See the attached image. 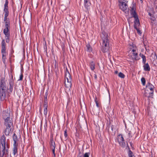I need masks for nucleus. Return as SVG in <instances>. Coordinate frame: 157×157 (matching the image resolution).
<instances>
[{"label": "nucleus", "instance_id": "f257e3e1", "mask_svg": "<svg viewBox=\"0 0 157 157\" xmlns=\"http://www.w3.org/2000/svg\"><path fill=\"white\" fill-rule=\"evenodd\" d=\"M0 143L2 147L0 146V157H8L9 149L10 145L6 142L5 136L3 135L1 137Z\"/></svg>", "mask_w": 157, "mask_h": 157}, {"label": "nucleus", "instance_id": "f03ea898", "mask_svg": "<svg viewBox=\"0 0 157 157\" xmlns=\"http://www.w3.org/2000/svg\"><path fill=\"white\" fill-rule=\"evenodd\" d=\"M130 11L131 15L135 19L134 27L136 29H139L140 25L139 21L136 12V8L135 6L133 4H132L130 7Z\"/></svg>", "mask_w": 157, "mask_h": 157}, {"label": "nucleus", "instance_id": "7ed1b4c3", "mask_svg": "<svg viewBox=\"0 0 157 157\" xmlns=\"http://www.w3.org/2000/svg\"><path fill=\"white\" fill-rule=\"evenodd\" d=\"M130 49L129 51L128 55L129 58L132 60H139V58L138 55L137 50L136 47L133 44L132 45V46L130 45Z\"/></svg>", "mask_w": 157, "mask_h": 157}, {"label": "nucleus", "instance_id": "20e7f679", "mask_svg": "<svg viewBox=\"0 0 157 157\" xmlns=\"http://www.w3.org/2000/svg\"><path fill=\"white\" fill-rule=\"evenodd\" d=\"M104 32H102L103 36L102 37L101 42L102 46L101 49L103 53H108V46L107 45L108 40V35L107 34L105 36L104 34Z\"/></svg>", "mask_w": 157, "mask_h": 157}, {"label": "nucleus", "instance_id": "39448f33", "mask_svg": "<svg viewBox=\"0 0 157 157\" xmlns=\"http://www.w3.org/2000/svg\"><path fill=\"white\" fill-rule=\"evenodd\" d=\"M65 87L68 91H70L72 86V78L71 76H65Z\"/></svg>", "mask_w": 157, "mask_h": 157}, {"label": "nucleus", "instance_id": "423d86ee", "mask_svg": "<svg viewBox=\"0 0 157 157\" xmlns=\"http://www.w3.org/2000/svg\"><path fill=\"white\" fill-rule=\"evenodd\" d=\"M128 2L124 1L120 2V9L126 13H128V6L127 4Z\"/></svg>", "mask_w": 157, "mask_h": 157}, {"label": "nucleus", "instance_id": "0eeeda50", "mask_svg": "<svg viewBox=\"0 0 157 157\" xmlns=\"http://www.w3.org/2000/svg\"><path fill=\"white\" fill-rule=\"evenodd\" d=\"M9 83L10 86L7 88V90H8V93L10 94L13 91V86L14 83L13 76L10 79Z\"/></svg>", "mask_w": 157, "mask_h": 157}, {"label": "nucleus", "instance_id": "6e6552de", "mask_svg": "<svg viewBox=\"0 0 157 157\" xmlns=\"http://www.w3.org/2000/svg\"><path fill=\"white\" fill-rule=\"evenodd\" d=\"M117 140L120 145L122 147H125L126 146L121 135H119L117 136Z\"/></svg>", "mask_w": 157, "mask_h": 157}, {"label": "nucleus", "instance_id": "1a4fd4ad", "mask_svg": "<svg viewBox=\"0 0 157 157\" xmlns=\"http://www.w3.org/2000/svg\"><path fill=\"white\" fill-rule=\"evenodd\" d=\"M2 115L4 120L10 118V112L8 109L4 110L2 113Z\"/></svg>", "mask_w": 157, "mask_h": 157}, {"label": "nucleus", "instance_id": "9d476101", "mask_svg": "<svg viewBox=\"0 0 157 157\" xmlns=\"http://www.w3.org/2000/svg\"><path fill=\"white\" fill-rule=\"evenodd\" d=\"M154 91L146 89L144 93V96L147 97L150 100L151 98H152L153 95Z\"/></svg>", "mask_w": 157, "mask_h": 157}, {"label": "nucleus", "instance_id": "9b49d317", "mask_svg": "<svg viewBox=\"0 0 157 157\" xmlns=\"http://www.w3.org/2000/svg\"><path fill=\"white\" fill-rule=\"evenodd\" d=\"M4 120V124L6 127L11 128L13 126V122L10 118L6 119Z\"/></svg>", "mask_w": 157, "mask_h": 157}, {"label": "nucleus", "instance_id": "f8f14e48", "mask_svg": "<svg viewBox=\"0 0 157 157\" xmlns=\"http://www.w3.org/2000/svg\"><path fill=\"white\" fill-rule=\"evenodd\" d=\"M6 89H2L0 90V100L1 101H3L6 98Z\"/></svg>", "mask_w": 157, "mask_h": 157}, {"label": "nucleus", "instance_id": "ddd939ff", "mask_svg": "<svg viewBox=\"0 0 157 157\" xmlns=\"http://www.w3.org/2000/svg\"><path fill=\"white\" fill-rule=\"evenodd\" d=\"M4 21L5 23V28L4 29H10V23L9 19V18H4Z\"/></svg>", "mask_w": 157, "mask_h": 157}, {"label": "nucleus", "instance_id": "4468645a", "mask_svg": "<svg viewBox=\"0 0 157 157\" xmlns=\"http://www.w3.org/2000/svg\"><path fill=\"white\" fill-rule=\"evenodd\" d=\"M2 49L1 53L2 56L6 55V44L5 42V40L3 39L2 41Z\"/></svg>", "mask_w": 157, "mask_h": 157}, {"label": "nucleus", "instance_id": "2eb2a0df", "mask_svg": "<svg viewBox=\"0 0 157 157\" xmlns=\"http://www.w3.org/2000/svg\"><path fill=\"white\" fill-rule=\"evenodd\" d=\"M6 89V83L4 78H1L0 82V90Z\"/></svg>", "mask_w": 157, "mask_h": 157}, {"label": "nucleus", "instance_id": "dca6fc26", "mask_svg": "<svg viewBox=\"0 0 157 157\" xmlns=\"http://www.w3.org/2000/svg\"><path fill=\"white\" fill-rule=\"evenodd\" d=\"M84 5L86 10H89L91 5L90 0H84Z\"/></svg>", "mask_w": 157, "mask_h": 157}, {"label": "nucleus", "instance_id": "f3484780", "mask_svg": "<svg viewBox=\"0 0 157 157\" xmlns=\"http://www.w3.org/2000/svg\"><path fill=\"white\" fill-rule=\"evenodd\" d=\"M18 144H13V153L14 156L16 154H17V146Z\"/></svg>", "mask_w": 157, "mask_h": 157}, {"label": "nucleus", "instance_id": "a211bd4d", "mask_svg": "<svg viewBox=\"0 0 157 157\" xmlns=\"http://www.w3.org/2000/svg\"><path fill=\"white\" fill-rule=\"evenodd\" d=\"M154 88L153 85L149 83L147 85L146 89L154 91L153 90Z\"/></svg>", "mask_w": 157, "mask_h": 157}, {"label": "nucleus", "instance_id": "6ab92c4d", "mask_svg": "<svg viewBox=\"0 0 157 157\" xmlns=\"http://www.w3.org/2000/svg\"><path fill=\"white\" fill-rule=\"evenodd\" d=\"M50 145L51 148H55V141L52 138H51L50 139Z\"/></svg>", "mask_w": 157, "mask_h": 157}, {"label": "nucleus", "instance_id": "aec40b11", "mask_svg": "<svg viewBox=\"0 0 157 157\" xmlns=\"http://www.w3.org/2000/svg\"><path fill=\"white\" fill-rule=\"evenodd\" d=\"M11 128L6 127L4 131V133L6 136H8L11 131Z\"/></svg>", "mask_w": 157, "mask_h": 157}, {"label": "nucleus", "instance_id": "412c9836", "mask_svg": "<svg viewBox=\"0 0 157 157\" xmlns=\"http://www.w3.org/2000/svg\"><path fill=\"white\" fill-rule=\"evenodd\" d=\"M13 144H18L17 143V141L18 140L17 136L15 133L13 134Z\"/></svg>", "mask_w": 157, "mask_h": 157}, {"label": "nucleus", "instance_id": "4be33fe9", "mask_svg": "<svg viewBox=\"0 0 157 157\" xmlns=\"http://www.w3.org/2000/svg\"><path fill=\"white\" fill-rule=\"evenodd\" d=\"M4 18H8V16L9 14V11L8 8L4 9Z\"/></svg>", "mask_w": 157, "mask_h": 157}, {"label": "nucleus", "instance_id": "5701e85b", "mask_svg": "<svg viewBox=\"0 0 157 157\" xmlns=\"http://www.w3.org/2000/svg\"><path fill=\"white\" fill-rule=\"evenodd\" d=\"M47 91L46 92L45 94V95L44 96V105H48V101L47 100V95H48Z\"/></svg>", "mask_w": 157, "mask_h": 157}, {"label": "nucleus", "instance_id": "b1692460", "mask_svg": "<svg viewBox=\"0 0 157 157\" xmlns=\"http://www.w3.org/2000/svg\"><path fill=\"white\" fill-rule=\"evenodd\" d=\"M86 46L87 48L86 49V51L87 52H90L92 51V48H91L90 45L89 44H86Z\"/></svg>", "mask_w": 157, "mask_h": 157}, {"label": "nucleus", "instance_id": "393cba45", "mask_svg": "<svg viewBox=\"0 0 157 157\" xmlns=\"http://www.w3.org/2000/svg\"><path fill=\"white\" fill-rule=\"evenodd\" d=\"M44 109V113L45 116H47L48 113V109L47 108L48 107V105H43Z\"/></svg>", "mask_w": 157, "mask_h": 157}, {"label": "nucleus", "instance_id": "a878e982", "mask_svg": "<svg viewBox=\"0 0 157 157\" xmlns=\"http://www.w3.org/2000/svg\"><path fill=\"white\" fill-rule=\"evenodd\" d=\"M95 63L93 61L91 62L90 64V67L92 71L94 70L95 69Z\"/></svg>", "mask_w": 157, "mask_h": 157}, {"label": "nucleus", "instance_id": "bb28decb", "mask_svg": "<svg viewBox=\"0 0 157 157\" xmlns=\"http://www.w3.org/2000/svg\"><path fill=\"white\" fill-rule=\"evenodd\" d=\"M3 33L6 36V37H10V32L9 30H3Z\"/></svg>", "mask_w": 157, "mask_h": 157}, {"label": "nucleus", "instance_id": "cd10ccee", "mask_svg": "<svg viewBox=\"0 0 157 157\" xmlns=\"http://www.w3.org/2000/svg\"><path fill=\"white\" fill-rule=\"evenodd\" d=\"M144 67L145 71H149L150 70V68L147 63L145 64L144 66Z\"/></svg>", "mask_w": 157, "mask_h": 157}, {"label": "nucleus", "instance_id": "c85d7f7f", "mask_svg": "<svg viewBox=\"0 0 157 157\" xmlns=\"http://www.w3.org/2000/svg\"><path fill=\"white\" fill-rule=\"evenodd\" d=\"M140 56L142 58L143 62L145 64L146 61V58L145 56L141 53L140 54Z\"/></svg>", "mask_w": 157, "mask_h": 157}, {"label": "nucleus", "instance_id": "c756f323", "mask_svg": "<svg viewBox=\"0 0 157 157\" xmlns=\"http://www.w3.org/2000/svg\"><path fill=\"white\" fill-rule=\"evenodd\" d=\"M65 76H71L68 70L67 67H66V70L65 71Z\"/></svg>", "mask_w": 157, "mask_h": 157}, {"label": "nucleus", "instance_id": "7c9ffc66", "mask_svg": "<svg viewBox=\"0 0 157 157\" xmlns=\"http://www.w3.org/2000/svg\"><path fill=\"white\" fill-rule=\"evenodd\" d=\"M9 3V2L8 0H6L5 3L4 5V9H6V8H8V4Z\"/></svg>", "mask_w": 157, "mask_h": 157}, {"label": "nucleus", "instance_id": "2f4dec72", "mask_svg": "<svg viewBox=\"0 0 157 157\" xmlns=\"http://www.w3.org/2000/svg\"><path fill=\"white\" fill-rule=\"evenodd\" d=\"M118 75L119 77H120L122 78H124V75L122 73L120 72Z\"/></svg>", "mask_w": 157, "mask_h": 157}, {"label": "nucleus", "instance_id": "473e14b6", "mask_svg": "<svg viewBox=\"0 0 157 157\" xmlns=\"http://www.w3.org/2000/svg\"><path fill=\"white\" fill-rule=\"evenodd\" d=\"M6 55H4V56H2V62L4 64L5 63H6Z\"/></svg>", "mask_w": 157, "mask_h": 157}, {"label": "nucleus", "instance_id": "72a5a7b5", "mask_svg": "<svg viewBox=\"0 0 157 157\" xmlns=\"http://www.w3.org/2000/svg\"><path fill=\"white\" fill-rule=\"evenodd\" d=\"M142 83L143 85H145V80L144 78H142L141 79Z\"/></svg>", "mask_w": 157, "mask_h": 157}, {"label": "nucleus", "instance_id": "f704fd0d", "mask_svg": "<svg viewBox=\"0 0 157 157\" xmlns=\"http://www.w3.org/2000/svg\"><path fill=\"white\" fill-rule=\"evenodd\" d=\"M90 155V152H86L83 155V157H89Z\"/></svg>", "mask_w": 157, "mask_h": 157}, {"label": "nucleus", "instance_id": "c9c22d12", "mask_svg": "<svg viewBox=\"0 0 157 157\" xmlns=\"http://www.w3.org/2000/svg\"><path fill=\"white\" fill-rule=\"evenodd\" d=\"M128 155L129 157H134V156L133 155L132 152L131 151H129Z\"/></svg>", "mask_w": 157, "mask_h": 157}, {"label": "nucleus", "instance_id": "e433bc0d", "mask_svg": "<svg viewBox=\"0 0 157 157\" xmlns=\"http://www.w3.org/2000/svg\"><path fill=\"white\" fill-rule=\"evenodd\" d=\"M23 78V75L22 73H21L20 75L19 78L18 80V81H21L22 80Z\"/></svg>", "mask_w": 157, "mask_h": 157}, {"label": "nucleus", "instance_id": "4c0bfd02", "mask_svg": "<svg viewBox=\"0 0 157 157\" xmlns=\"http://www.w3.org/2000/svg\"><path fill=\"white\" fill-rule=\"evenodd\" d=\"M64 136L65 138L67 139V130H65L64 131Z\"/></svg>", "mask_w": 157, "mask_h": 157}, {"label": "nucleus", "instance_id": "58836bf2", "mask_svg": "<svg viewBox=\"0 0 157 157\" xmlns=\"http://www.w3.org/2000/svg\"><path fill=\"white\" fill-rule=\"evenodd\" d=\"M9 38L10 37H6V43H9Z\"/></svg>", "mask_w": 157, "mask_h": 157}, {"label": "nucleus", "instance_id": "ea45409f", "mask_svg": "<svg viewBox=\"0 0 157 157\" xmlns=\"http://www.w3.org/2000/svg\"><path fill=\"white\" fill-rule=\"evenodd\" d=\"M52 151V152L53 154H54V155L55 156V148H51Z\"/></svg>", "mask_w": 157, "mask_h": 157}, {"label": "nucleus", "instance_id": "a19ab883", "mask_svg": "<svg viewBox=\"0 0 157 157\" xmlns=\"http://www.w3.org/2000/svg\"><path fill=\"white\" fill-rule=\"evenodd\" d=\"M137 33L140 35H141V33H142V32H141V30H137Z\"/></svg>", "mask_w": 157, "mask_h": 157}, {"label": "nucleus", "instance_id": "79ce46f5", "mask_svg": "<svg viewBox=\"0 0 157 157\" xmlns=\"http://www.w3.org/2000/svg\"><path fill=\"white\" fill-rule=\"evenodd\" d=\"M95 102L96 103V106L98 107V102L96 100V99H95Z\"/></svg>", "mask_w": 157, "mask_h": 157}, {"label": "nucleus", "instance_id": "37998d69", "mask_svg": "<svg viewBox=\"0 0 157 157\" xmlns=\"http://www.w3.org/2000/svg\"><path fill=\"white\" fill-rule=\"evenodd\" d=\"M94 78L95 79H97V76L96 74H94Z\"/></svg>", "mask_w": 157, "mask_h": 157}, {"label": "nucleus", "instance_id": "c03bdc74", "mask_svg": "<svg viewBox=\"0 0 157 157\" xmlns=\"http://www.w3.org/2000/svg\"><path fill=\"white\" fill-rule=\"evenodd\" d=\"M114 126H112L111 129H112V131H113V128H114Z\"/></svg>", "mask_w": 157, "mask_h": 157}, {"label": "nucleus", "instance_id": "a18cd8bd", "mask_svg": "<svg viewBox=\"0 0 157 157\" xmlns=\"http://www.w3.org/2000/svg\"><path fill=\"white\" fill-rule=\"evenodd\" d=\"M115 74H117L118 73V71H115Z\"/></svg>", "mask_w": 157, "mask_h": 157}, {"label": "nucleus", "instance_id": "49530a36", "mask_svg": "<svg viewBox=\"0 0 157 157\" xmlns=\"http://www.w3.org/2000/svg\"><path fill=\"white\" fill-rule=\"evenodd\" d=\"M156 10L157 11V6H156Z\"/></svg>", "mask_w": 157, "mask_h": 157}, {"label": "nucleus", "instance_id": "de8ad7c7", "mask_svg": "<svg viewBox=\"0 0 157 157\" xmlns=\"http://www.w3.org/2000/svg\"><path fill=\"white\" fill-rule=\"evenodd\" d=\"M140 0V1H141V3H142V0Z\"/></svg>", "mask_w": 157, "mask_h": 157}, {"label": "nucleus", "instance_id": "09e8293b", "mask_svg": "<svg viewBox=\"0 0 157 157\" xmlns=\"http://www.w3.org/2000/svg\"><path fill=\"white\" fill-rule=\"evenodd\" d=\"M13 51L11 52V53H13Z\"/></svg>", "mask_w": 157, "mask_h": 157}, {"label": "nucleus", "instance_id": "8fccbe9b", "mask_svg": "<svg viewBox=\"0 0 157 157\" xmlns=\"http://www.w3.org/2000/svg\"><path fill=\"white\" fill-rule=\"evenodd\" d=\"M64 32L65 33H66V32H65V30H64Z\"/></svg>", "mask_w": 157, "mask_h": 157}, {"label": "nucleus", "instance_id": "3c124183", "mask_svg": "<svg viewBox=\"0 0 157 157\" xmlns=\"http://www.w3.org/2000/svg\"><path fill=\"white\" fill-rule=\"evenodd\" d=\"M78 157H82L81 156H79Z\"/></svg>", "mask_w": 157, "mask_h": 157}, {"label": "nucleus", "instance_id": "603ef678", "mask_svg": "<svg viewBox=\"0 0 157 157\" xmlns=\"http://www.w3.org/2000/svg\"><path fill=\"white\" fill-rule=\"evenodd\" d=\"M103 157H105L103 156Z\"/></svg>", "mask_w": 157, "mask_h": 157}]
</instances>
